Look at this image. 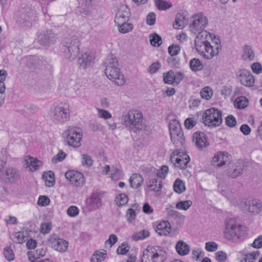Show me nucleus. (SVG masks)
<instances>
[{
  "label": "nucleus",
  "mask_w": 262,
  "mask_h": 262,
  "mask_svg": "<svg viewBox=\"0 0 262 262\" xmlns=\"http://www.w3.org/2000/svg\"><path fill=\"white\" fill-rule=\"evenodd\" d=\"M129 181L132 188H138L142 184L143 179L140 174L134 173L130 177Z\"/></svg>",
  "instance_id": "obj_29"
},
{
  "label": "nucleus",
  "mask_w": 262,
  "mask_h": 262,
  "mask_svg": "<svg viewBox=\"0 0 262 262\" xmlns=\"http://www.w3.org/2000/svg\"><path fill=\"white\" fill-rule=\"evenodd\" d=\"M50 202V199L48 196L42 195L39 196L37 201V204L39 206H45L48 205Z\"/></svg>",
  "instance_id": "obj_57"
},
{
  "label": "nucleus",
  "mask_w": 262,
  "mask_h": 262,
  "mask_svg": "<svg viewBox=\"0 0 262 262\" xmlns=\"http://www.w3.org/2000/svg\"><path fill=\"white\" fill-rule=\"evenodd\" d=\"M10 238L13 242L17 244H22L26 240L24 233L21 232H17L12 234L10 235Z\"/></svg>",
  "instance_id": "obj_38"
},
{
  "label": "nucleus",
  "mask_w": 262,
  "mask_h": 262,
  "mask_svg": "<svg viewBox=\"0 0 262 262\" xmlns=\"http://www.w3.org/2000/svg\"><path fill=\"white\" fill-rule=\"evenodd\" d=\"M200 95L203 99L210 100L213 96V91L209 86H205L200 91Z\"/></svg>",
  "instance_id": "obj_40"
},
{
  "label": "nucleus",
  "mask_w": 262,
  "mask_h": 262,
  "mask_svg": "<svg viewBox=\"0 0 262 262\" xmlns=\"http://www.w3.org/2000/svg\"><path fill=\"white\" fill-rule=\"evenodd\" d=\"M66 178L76 187H81L85 183V179L82 173L76 170H69L65 173Z\"/></svg>",
  "instance_id": "obj_14"
},
{
  "label": "nucleus",
  "mask_w": 262,
  "mask_h": 262,
  "mask_svg": "<svg viewBox=\"0 0 262 262\" xmlns=\"http://www.w3.org/2000/svg\"><path fill=\"white\" fill-rule=\"evenodd\" d=\"M148 186L151 191H159L162 187V181L157 178L151 179L148 182Z\"/></svg>",
  "instance_id": "obj_33"
},
{
  "label": "nucleus",
  "mask_w": 262,
  "mask_h": 262,
  "mask_svg": "<svg viewBox=\"0 0 262 262\" xmlns=\"http://www.w3.org/2000/svg\"><path fill=\"white\" fill-rule=\"evenodd\" d=\"M4 255L5 258L9 261H11L14 258V254L11 249L9 247L5 248L4 250Z\"/></svg>",
  "instance_id": "obj_52"
},
{
  "label": "nucleus",
  "mask_w": 262,
  "mask_h": 262,
  "mask_svg": "<svg viewBox=\"0 0 262 262\" xmlns=\"http://www.w3.org/2000/svg\"><path fill=\"white\" fill-rule=\"evenodd\" d=\"M25 162L27 167H29L32 171L37 170L42 166V162L30 156L26 157Z\"/></svg>",
  "instance_id": "obj_26"
},
{
  "label": "nucleus",
  "mask_w": 262,
  "mask_h": 262,
  "mask_svg": "<svg viewBox=\"0 0 262 262\" xmlns=\"http://www.w3.org/2000/svg\"><path fill=\"white\" fill-rule=\"evenodd\" d=\"M155 3L159 10H166L170 8L168 3L163 0H154Z\"/></svg>",
  "instance_id": "obj_51"
},
{
  "label": "nucleus",
  "mask_w": 262,
  "mask_h": 262,
  "mask_svg": "<svg viewBox=\"0 0 262 262\" xmlns=\"http://www.w3.org/2000/svg\"><path fill=\"white\" fill-rule=\"evenodd\" d=\"M156 233L160 236H166L171 231V226L168 221H162L157 223L155 229Z\"/></svg>",
  "instance_id": "obj_20"
},
{
  "label": "nucleus",
  "mask_w": 262,
  "mask_h": 262,
  "mask_svg": "<svg viewBox=\"0 0 262 262\" xmlns=\"http://www.w3.org/2000/svg\"><path fill=\"white\" fill-rule=\"evenodd\" d=\"M259 255V251H255L243 254L240 259V262H255Z\"/></svg>",
  "instance_id": "obj_30"
},
{
  "label": "nucleus",
  "mask_w": 262,
  "mask_h": 262,
  "mask_svg": "<svg viewBox=\"0 0 262 262\" xmlns=\"http://www.w3.org/2000/svg\"><path fill=\"white\" fill-rule=\"evenodd\" d=\"M43 178L45 180L46 186L51 187L53 185L55 182L54 173L51 171L45 172L43 174Z\"/></svg>",
  "instance_id": "obj_43"
},
{
  "label": "nucleus",
  "mask_w": 262,
  "mask_h": 262,
  "mask_svg": "<svg viewBox=\"0 0 262 262\" xmlns=\"http://www.w3.org/2000/svg\"><path fill=\"white\" fill-rule=\"evenodd\" d=\"M238 79L241 83L248 87L252 86L254 83V77L251 73L246 70L240 71Z\"/></svg>",
  "instance_id": "obj_19"
},
{
  "label": "nucleus",
  "mask_w": 262,
  "mask_h": 262,
  "mask_svg": "<svg viewBox=\"0 0 262 262\" xmlns=\"http://www.w3.org/2000/svg\"><path fill=\"white\" fill-rule=\"evenodd\" d=\"M121 119L123 125L132 132L143 130L146 127L142 113L137 110L132 109L124 113Z\"/></svg>",
  "instance_id": "obj_2"
},
{
  "label": "nucleus",
  "mask_w": 262,
  "mask_h": 262,
  "mask_svg": "<svg viewBox=\"0 0 262 262\" xmlns=\"http://www.w3.org/2000/svg\"><path fill=\"white\" fill-rule=\"evenodd\" d=\"M81 165L84 167H90L93 164L92 157L88 154H82L81 157Z\"/></svg>",
  "instance_id": "obj_41"
},
{
  "label": "nucleus",
  "mask_w": 262,
  "mask_h": 262,
  "mask_svg": "<svg viewBox=\"0 0 262 262\" xmlns=\"http://www.w3.org/2000/svg\"><path fill=\"white\" fill-rule=\"evenodd\" d=\"M243 166L241 161H238L233 167V169L229 171V176L233 178H236L242 173Z\"/></svg>",
  "instance_id": "obj_31"
},
{
  "label": "nucleus",
  "mask_w": 262,
  "mask_h": 262,
  "mask_svg": "<svg viewBox=\"0 0 262 262\" xmlns=\"http://www.w3.org/2000/svg\"><path fill=\"white\" fill-rule=\"evenodd\" d=\"M173 189L178 193H181L185 190V187L183 181L180 179H177L173 184Z\"/></svg>",
  "instance_id": "obj_45"
},
{
  "label": "nucleus",
  "mask_w": 262,
  "mask_h": 262,
  "mask_svg": "<svg viewBox=\"0 0 262 262\" xmlns=\"http://www.w3.org/2000/svg\"><path fill=\"white\" fill-rule=\"evenodd\" d=\"M166 254L160 247L148 246L143 251L141 262H164Z\"/></svg>",
  "instance_id": "obj_5"
},
{
  "label": "nucleus",
  "mask_w": 262,
  "mask_h": 262,
  "mask_svg": "<svg viewBox=\"0 0 262 262\" xmlns=\"http://www.w3.org/2000/svg\"><path fill=\"white\" fill-rule=\"evenodd\" d=\"M38 39L40 45L48 47L56 42L57 37L52 31L48 30L40 32L38 36Z\"/></svg>",
  "instance_id": "obj_13"
},
{
  "label": "nucleus",
  "mask_w": 262,
  "mask_h": 262,
  "mask_svg": "<svg viewBox=\"0 0 262 262\" xmlns=\"http://www.w3.org/2000/svg\"><path fill=\"white\" fill-rule=\"evenodd\" d=\"M5 173V181L7 183H14L19 179L18 171L15 168H8Z\"/></svg>",
  "instance_id": "obj_24"
},
{
  "label": "nucleus",
  "mask_w": 262,
  "mask_h": 262,
  "mask_svg": "<svg viewBox=\"0 0 262 262\" xmlns=\"http://www.w3.org/2000/svg\"><path fill=\"white\" fill-rule=\"evenodd\" d=\"M86 204L88 209L89 211H93L101 205V201L97 194L93 193L91 198L87 200Z\"/></svg>",
  "instance_id": "obj_23"
},
{
  "label": "nucleus",
  "mask_w": 262,
  "mask_h": 262,
  "mask_svg": "<svg viewBox=\"0 0 262 262\" xmlns=\"http://www.w3.org/2000/svg\"><path fill=\"white\" fill-rule=\"evenodd\" d=\"M97 111L99 118L107 119L112 117V114L105 110L97 108Z\"/></svg>",
  "instance_id": "obj_50"
},
{
  "label": "nucleus",
  "mask_w": 262,
  "mask_h": 262,
  "mask_svg": "<svg viewBox=\"0 0 262 262\" xmlns=\"http://www.w3.org/2000/svg\"><path fill=\"white\" fill-rule=\"evenodd\" d=\"M130 16L129 9L126 5H123L119 8L115 18V23L117 24H123L128 22Z\"/></svg>",
  "instance_id": "obj_17"
},
{
  "label": "nucleus",
  "mask_w": 262,
  "mask_h": 262,
  "mask_svg": "<svg viewBox=\"0 0 262 262\" xmlns=\"http://www.w3.org/2000/svg\"><path fill=\"white\" fill-rule=\"evenodd\" d=\"M80 42L79 39L75 37L68 39L63 46V51L66 58L74 59L79 52Z\"/></svg>",
  "instance_id": "obj_10"
},
{
  "label": "nucleus",
  "mask_w": 262,
  "mask_h": 262,
  "mask_svg": "<svg viewBox=\"0 0 262 262\" xmlns=\"http://www.w3.org/2000/svg\"><path fill=\"white\" fill-rule=\"evenodd\" d=\"M192 21L190 23L189 29L191 32L196 34L198 32L205 31L208 20L207 17L202 13L194 15L192 17Z\"/></svg>",
  "instance_id": "obj_11"
},
{
  "label": "nucleus",
  "mask_w": 262,
  "mask_h": 262,
  "mask_svg": "<svg viewBox=\"0 0 262 262\" xmlns=\"http://www.w3.org/2000/svg\"><path fill=\"white\" fill-rule=\"evenodd\" d=\"M176 249L177 253L181 256L186 255L190 252L189 246L182 240H180L177 243Z\"/></svg>",
  "instance_id": "obj_27"
},
{
  "label": "nucleus",
  "mask_w": 262,
  "mask_h": 262,
  "mask_svg": "<svg viewBox=\"0 0 262 262\" xmlns=\"http://www.w3.org/2000/svg\"><path fill=\"white\" fill-rule=\"evenodd\" d=\"M94 59V54L90 51H87L82 54L81 56L79 57L78 64L81 69H85L91 66Z\"/></svg>",
  "instance_id": "obj_18"
},
{
  "label": "nucleus",
  "mask_w": 262,
  "mask_h": 262,
  "mask_svg": "<svg viewBox=\"0 0 262 262\" xmlns=\"http://www.w3.org/2000/svg\"><path fill=\"white\" fill-rule=\"evenodd\" d=\"M128 201L127 196L124 194L121 193L118 195L115 199V202L117 205L119 206H122L125 205Z\"/></svg>",
  "instance_id": "obj_46"
},
{
  "label": "nucleus",
  "mask_w": 262,
  "mask_h": 262,
  "mask_svg": "<svg viewBox=\"0 0 262 262\" xmlns=\"http://www.w3.org/2000/svg\"><path fill=\"white\" fill-rule=\"evenodd\" d=\"M251 69L253 73L259 74L262 71V67L260 63L254 62L251 65Z\"/></svg>",
  "instance_id": "obj_64"
},
{
  "label": "nucleus",
  "mask_w": 262,
  "mask_h": 262,
  "mask_svg": "<svg viewBox=\"0 0 262 262\" xmlns=\"http://www.w3.org/2000/svg\"><path fill=\"white\" fill-rule=\"evenodd\" d=\"M119 31L123 34L127 33L130 32L133 29V25L131 23L128 22L123 24H117Z\"/></svg>",
  "instance_id": "obj_42"
},
{
  "label": "nucleus",
  "mask_w": 262,
  "mask_h": 262,
  "mask_svg": "<svg viewBox=\"0 0 262 262\" xmlns=\"http://www.w3.org/2000/svg\"><path fill=\"white\" fill-rule=\"evenodd\" d=\"M203 122L211 128L220 125L222 122L221 112L212 107L206 110L202 115Z\"/></svg>",
  "instance_id": "obj_7"
},
{
  "label": "nucleus",
  "mask_w": 262,
  "mask_h": 262,
  "mask_svg": "<svg viewBox=\"0 0 262 262\" xmlns=\"http://www.w3.org/2000/svg\"><path fill=\"white\" fill-rule=\"evenodd\" d=\"M227 257V254L223 251H218L215 253L216 259L219 261L224 262L226 260Z\"/></svg>",
  "instance_id": "obj_63"
},
{
  "label": "nucleus",
  "mask_w": 262,
  "mask_h": 262,
  "mask_svg": "<svg viewBox=\"0 0 262 262\" xmlns=\"http://www.w3.org/2000/svg\"><path fill=\"white\" fill-rule=\"evenodd\" d=\"M129 249L128 244L126 243H123L117 249V253L118 254L124 255L125 254Z\"/></svg>",
  "instance_id": "obj_53"
},
{
  "label": "nucleus",
  "mask_w": 262,
  "mask_h": 262,
  "mask_svg": "<svg viewBox=\"0 0 262 262\" xmlns=\"http://www.w3.org/2000/svg\"><path fill=\"white\" fill-rule=\"evenodd\" d=\"M190 69L193 72L200 71L203 69L204 66L201 61L198 58H194L189 62Z\"/></svg>",
  "instance_id": "obj_34"
},
{
  "label": "nucleus",
  "mask_w": 262,
  "mask_h": 262,
  "mask_svg": "<svg viewBox=\"0 0 262 262\" xmlns=\"http://www.w3.org/2000/svg\"><path fill=\"white\" fill-rule=\"evenodd\" d=\"M63 136L70 146L78 148L81 146L83 133L80 128L69 126L63 132Z\"/></svg>",
  "instance_id": "obj_6"
},
{
  "label": "nucleus",
  "mask_w": 262,
  "mask_h": 262,
  "mask_svg": "<svg viewBox=\"0 0 262 262\" xmlns=\"http://www.w3.org/2000/svg\"><path fill=\"white\" fill-rule=\"evenodd\" d=\"M149 38L150 42L153 46L159 47L162 43L161 37L156 33L150 34L149 36Z\"/></svg>",
  "instance_id": "obj_44"
},
{
  "label": "nucleus",
  "mask_w": 262,
  "mask_h": 262,
  "mask_svg": "<svg viewBox=\"0 0 262 262\" xmlns=\"http://www.w3.org/2000/svg\"><path fill=\"white\" fill-rule=\"evenodd\" d=\"M52 228L50 223H44L40 225V232L43 234H47L50 232Z\"/></svg>",
  "instance_id": "obj_56"
},
{
  "label": "nucleus",
  "mask_w": 262,
  "mask_h": 262,
  "mask_svg": "<svg viewBox=\"0 0 262 262\" xmlns=\"http://www.w3.org/2000/svg\"><path fill=\"white\" fill-rule=\"evenodd\" d=\"M192 141L199 148L205 147L208 144L206 135L203 132L194 133L192 136Z\"/></svg>",
  "instance_id": "obj_22"
},
{
  "label": "nucleus",
  "mask_w": 262,
  "mask_h": 262,
  "mask_svg": "<svg viewBox=\"0 0 262 262\" xmlns=\"http://www.w3.org/2000/svg\"><path fill=\"white\" fill-rule=\"evenodd\" d=\"M67 212L69 216L74 217L79 213V209L75 206H71L68 209Z\"/></svg>",
  "instance_id": "obj_61"
},
{
  "label": "nucleus",
  "mask_w": 262,
  "mask_h": 262,
  "mask_svg": "<svg viewBox=\"0 0 262 262\" xmlns=\"http://www.w3.org/2000/svg\"><path fill=\"white\" fill-rule=\"evenodd\" d=\"M246 227L235 219H228L225 221L224 235L229 241H237L246 234Z\"/></svg>",
  "instance_id": "obj_3"
},
{
  "label": "nucleus",
  "mask_w": 262,
  "mask_h": 262,
  "mask_svg": "<svg viewBox=\"0 0 262 262\" xmlns=\"http://www.w3.org/2000/svg\"><path fill=\"white\" fill-rule=\"evenodd\" d=\"M192 205L190 200L180 201L177 203L176 208L180 210H187Z\"/></svg>",
  "instance_id": "obj_39"
},
{
  "label": "nucleus",
  "mask_w": 262,
  "mask_h": 262,
  "mask_svg": "<svg viewBox=\"0 0 262 262\" xmlns=\"http://www.w3.org/2000/svg\"><path fill=\"white\" fill-rule=\"evenodd\" d=\"M150 233L147 230H142L137 232L132 235V239L135 241L143 240L149 236Z\"/></svg>",
  "instance_id": "obj_37"
},
{
  "label": "nucleus",
  "mask_w": 262,
  "mask_h": 262,
  "mask_svg": "<svg viewBox=\"0 0 262 262\" xmlns=\"http://www.w3.org/2000/svg\"><path fill=\"white\" fill-rule=\"evenodd\" d=\"M34 14V11L32 10L24 12L21 14L20 17L17 19V21L20 25L30 27L31 26Z\"/></svg>",
  "instance_id": "obj_21"
},
{
  "label": "nucleus",
  "mask_w": 262,
  "mask_h": 262,
  "mask_svg": "<svg viewBox=\"0 0 262 262\" xmlns=\"http://www.w3.org/2000/svg\"><path fill=\"white\" fill-rule=\"evenodd\" d=\"M167 61L168 64L171 67H179L180 65V59L178 57L176 56L168 57L167 59Z\"/></svg>",
  "instance_id": "obj_49"
},
{
  "label": "nucleus",
  "mask_w": 262,
  "mask_h": 262,
  "mask_svg": "<svg viewBox=\"0 0 262 262\" xmlns=\"http://www.w3.org/2000/svg\"><path fill=\"white\" fill-rule=\"evenodd\" d=\"M196 124V121L193 118H188L184 122V125L187 129H191Z\"/></svg>",
  "instance_id": "obj_62"
},
{
  "label": "nucleus",
  "mask_w": 262,
  "mask_h": 262,
  "mask_svg": "<svg viewBox=\"0 0 262 262\" xmlns=\"http://www.w3.org/2000/svg\"><path fill=\"white\" fill-rule=\"evenodd\" d=\"M180 48L178 45H171L168 48V52L170 56H176L180 52Z\"/></svg>",
  "instance_id": "obj_59"
},
{
  "label": "nucleus",
  "mask_w": 262,
  "mask_h": 262,
  "mask_svg": "<svg viewBox=\"0 0 262 262\" xmlns=\"http://www.w3.org/2000/svg\"><path fill=\"white\" fill-rule=\"evenodd\" d=\"M181 152L178 151L173 152L171 160L175 161L174 166L180 169H185L190 161L189 157L186 154L180 155Z\"/></svg>",
  "instance_id": "obj_15"
},
{
  "label": "nucleus",
  "mask_w": 262,
  "mask_h": 262,
  "mask_svg": "<svg viewBox=\"0 0 262 262\" xmlns=\"http://www.w3.org/2000/svg\"><path fill=\"white\" fill-rule=\"evenodd\" d=\"M260 204L258 203L256 200H252L248 202V204H246L245 206H242L244 209L249 210L252 213H258L259 211Z\"/></svg>",
  "instance_id": "obj_32"
},
{
  "label": "nucleus",
  "mask_w": 262,
  "mask_h": 262,
  "mask_svg": "<svg viewBox=\"0 0 262 262\" xmlns=\"http://www.w3.org/2000/svg\"><path fill=\"white\" fill-rule=\"evenodd\" d=\"M48 245L54 250L60 253L65 252L68 248L69 243L60 238L55 234H51L48 239Z\"/></svg>",
  "instance_id": "obj_12"
},
{
  "label": "nucleus",
  "mask_w": 262,
  "mask_h": 262,
  "mask_svg": "<svg viewBox=\"0 0 262 262\" xmlns=\"http://www.w3.org/2000/svg\"><path fill=\"white\" fill-rule=\"evenodd\" d=\"M218 248L217 244L213 242H207L205 244V249L209 252L215 251Z\"/></svg>",
  "instance_id": "obj_55"
},
{
  "label": "nucleus",
  "mask_w": 262,
  "mask_h": 262,
  "mask_svg": "<svg viewBox=\"0 0 262 262\" xmlns=\"http://www.w3.org/2000/svg\"><path fill=\"white\" fill-rule=\"evenodd\" d=\"M105 74L107 78L119 86L123 85L125 82L124 75L119 68L116 58L111 56L106 61Z\"/></svg>",
  "instance_id": "obj_4"
},
{
  "label": "nucleus",
  "mask_w": 262,
  "mask_h": 262,
  "mask_svg": "<svg viewBox=\"0 0 262 262\" xmlns=\"http://www.w3.org/2000/svg\"><path fill=\"white\" fill-rule=\"evenodd\" d=\"M226 124L229 127H234L236 124L235 118L232 115H229L225 119Z\"/></svg>",
  "instance_id": "obj_58"
},
{
  "label": "nucleus",
  "mask_w": 262,
  "mask_h": 262,
  "mask_svg": "<svg viewBox=\"0 0 262 262\" xmlns=\"http://www.w3.org/2000/svg\"><path fill=\"white\" fill-rule=\"evenodd\" d=\"M102 169H103L101 171V173L103 174H107L108 172L111 171V178L113 180H118L121 176V171L119 169L115 167L114 166H113L111 168H110L108 165H105L102 167Z\"/></svg>",
  "instance_id": "obj_25"
},
{
  "label": "nucleus",
  "mask_w": 262,
  "mask_h": 262,
  "mask_svg": "<svg viewBox=\"0 0 262 262\" xmlns=\"http://www.w3.org/2000/svg\"><path fill=\"white\" fill-rule=\"evenodd\" d=\"M52 120L58 123H63L69 120L70 111L69 106L66 103H60L55 106L51 114Z\"/></svg>",
  "instance_id": "obj_8"
},
{
  "label": "nucleus",
  "mask_w": 262,
  "mask_h": 262,
  "mask_svg": "<svg viewBox=\"0 0 262 262\" xmlns=\"http://www.w3.org/2000/svg\"><path fill=\"white\" fill-rule=\"evenodd\" d=\"M230 157L227 152L218 151L212 158L211 164L215 167H221L230 161Z\"/></svg>",
  "instance_id": "obj_16"
},
{
  "label": "nucleus",
  "mask_w": 262,
  "mask_h": 262,
  "mask_svg": "<svg viewBox=\"0 0 262 262\" xmlns=\"http://www.w3.org/2000/svg\"><path fill=\"white\" fill-rule=\"evenodd\" d=\"M106 255V251L105 250L96 251L92 255L91 262H101L105 259Z\"/></svg>",
  "instance_id": "obj_36"
},
{
  "label": "nucleus",
  "mask_w": 262,
  "mask_h": 262,
  "mask_svg": "<svg viewBox=\"0 0 262 262\" xmlns=\"http://www.w3.org/2000/svg\"><path fill=\"white\" fill-rule=\"evenodd\" d=\"M184 26L185 22L183 20V17H177L174 23H173L174 28L175 29H179L181 28H183Z\"/></svg>",
  "instance_id": "obj_54"
},
{
  "label": "nucleus",
  "mask_w": 262,
  "mask_h": 262,
  "mask_svg": "<svg viewBox=\"0 0 262 262\" xmlns=\"http://www.w3.org/2000/svg\"><path fill=\"white\" fill-rule=\"evenodd\" d=\"M248 105V99L244 96L237 97L234 101V106L237 109H243Z\"/></svg>",
  "instance_id": "obj_35"
},
{
  "label": "nucleus",
  "mask_w": 262,
  "mask_h": 262,
  "mask_svg": "<svg viewBox=\"0 0 262 262\" xmlns=\"http://www.w3.org/2000/svg\"><path fill=\"white\" fill-rule=\"evenodd\" d=\"M194 40L197 51L207 59H211L217 55L221 50L220 40L206 31L198 32Z\"/></svg>",
  "instance_id": "obj_1"
},
{
  "label": "nucleus",
  "mask_w": 262,
  "mask_h": 262,
  "mask_svg": "<svg viewBox=\"0 0 262 262\" xmlns=\"http://www.w3.org/2000/svg\"><path fill=\"white\" fill-rule=\"evenodd\" d=\"M255 56L252 47L249 45H245L243 48L242 59L245 61H252Z\"/></svg>",
  "instance_id": "obj_28"
},
{
  "label": "nucleus",
  "mask_w": 262,
  "mask_h": 262,
  "mask_svg": "<svg viewBox=\"0 0 262 262\" xmlns=\"http://www.w3.org/2000/svg\"><path fill=\"white\" fill-rule=\"evenodd\" d=\"M164 81L166 83L172 84L174 81V73L173 71H169L166 74H164Z\"/></svg>",
  "instance_id": "obj_47"
},
{
  "label": "nucleus",
  "mask_w": 262,
  "mask_h": 262,
  "mask_svg": "<svg viewBox=\"0 0 262 262\" xmlns=\"http://www.w3.org/2000/svg\"><path fill=\"white\" fill-rule=\"evenodd\" d=\"M126 216L127 221L129 223H131L135 219L136 214L134 209L129 208L126 212Z\"/></svg>",
  "instance_id": "obj_60"
},
{
  "label": "nucleus",
  "mask_w": 262,
  "mask_h": 262,
  "mask_svg": "<svg viewBox=\"0 0 262 262\" xmlns=\"http://www.w3.org/2000/svg\"><path fill=\"white\" fill-rule=\"evenodd\" d=\"M169 129L171 140L176 146L182 145L184 142L183 133L179 121L176 119L170 120L169 123Z\"/></svg>",
  "instance_id": "obj_9"
},
{
  "label": "nucleus",
  "mask_w": 262,
  "mask_h": 262,
  "mask_svg": "<svg viewBox=\"0 0 262 262\" xmlns=\"http://www.w3.org/2000/svg\"><path fill=\"white\" fill-rule=\"evenodd\" d=\"M169 168L166 165H163L158 170L157 172V176L160 179H165L168 172Z\"/></svg>",
  "instance_id": "obj_48"
}]
</instances>
